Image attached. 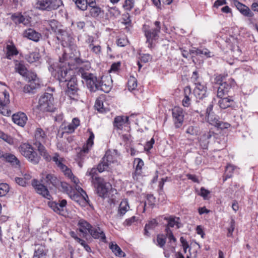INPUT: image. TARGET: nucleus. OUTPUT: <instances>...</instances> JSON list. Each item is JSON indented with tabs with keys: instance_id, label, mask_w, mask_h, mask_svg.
Segmentation results:
<instances>
[{
	"instance_id": "1",
	"label": "nucleus",
	"mask_w": 258,
	"mask_h": 258,
	"mask_svg": "<svg viewBox=\"0 0 258 258\" xmlns=\"http://www.w3.org/2000/svg\"><path fill=\"white\" fill-rule=\"evenodd\" d=\"M67 54L66 53L64 55L63 60H67V62L64 63V61L61 60L60 62L51 66L49 70L51 72L52 75L60 83L67 82L65 94L71 99L77 100L79 98L77 79L74 71L77 68L78 69V75L81 77L83 79V82L86 83L91 91L94 92L97 90H100L104 92L109 91L111 89L109 77L102 76L98 79L89 72L91 67L88 62H86L84 67L78 68L77 64L82 63V60L75 55L70 56L68 59Z\"/></svg>"
},
{
	"instance_id": "2",
	"label": "nucleus",
	"mask_w": 258,
	"mask_h": 258,
	"mask_svg": "<svg viewBox=\"0 0 258 258\" xmlns=\"http://www.w3.org/2000/svg\"><path fill=\"white\" fill-rule=\"evenodd\" d=\"M52 161L59 169L72 182L75 184V188L67 183H61L62 189L70 198L82 207H85L89 204V198L86 192L79 185V179L74 175L71 170L64 164V159L58 153H55Z\"/></svg>"
},
{
	"instance_id": "3",
	"label": "nucleus",
	"mask_w": 258,
	"mask_h": 258,
	"mask_svg": "<svg viewBox=\"0 0 258 258\" xmlns=\"http://www.w3.org/2000/svg\"><path fill=\"white\" fill-rule=\"evenodd\" d=\"M57 40L61 43V45L63 47H66L64 50V53L62 57L59 58L60 62L61 60L64 61V63L67 62V60H63L66 54H67V58L69 59L70 56H73L75 55V57H78L77 55V52L75 49V46L71 45V43L73 42V38L71 33L68 32L66 29L62 28L59 29L57 32L55 34Z\"/></svg>"
},
{
	"instance_id": "4",
	"label": "nucleus",
	"mask_w": 258,
	"mask_h": 258,
	"mask_svg": "<svg viewBox=\"0 0 258 258\" xmlns=\"http://www.w3.org/2000/svg\"><path fill=\"white\" fill-rule=\"evenodd\" d=\"M166 237L164 235H158L155 243L160 247H163L166 243V237L168 238L167 246L164 249V254L166 257L168 258L171 253L175 252L176 239L172 231L168 227L166 228Z\"/></svg>"
},
{
	"instance_id": "5",
	"label": "nucleus",
	"mask_w": 258,
	"mask_h": 258,
	"mask_svg": "<svg viewBox=\"0 0 258 258\" xmlns=\"http://www.w3.org/2000/svg\"><path fill=\"white\" fill-rule=\"evenodd\" d=\"M119 154L116 150L107 151L98 165L97 170L99 172H102L117 165L119 163Z\"/></svg>"
},
{
	"instance_id": "6",
	"label": "nucleus",
	"mask_w": 258,
	"mask_h": 258,
	"mask_svg": "<svg viewBox=\"0 0 258 258\" xmlns=\"http://www.w3.org/2000/svg\"><path fill=\"white\" fill-rule=\"evenodd\" d=\"M215 82L216 84L219 85L217 94L218 98L224 97L235 84L234 80L229 77L227 75H220L216 76Z\"/></svg>"
},
{
	"instance_id": "7",
	"label": "nucleus",
	"mask_w": 258,
	"mask_h": 258,
	"mask_svg": "<svg viewBox=\"0 0 258 258\" xmlns=\"http://www.w3.org/2000/svg\"><path fill=\"white\" fill-rule=\"evenodd\" d=\"M34 145L37 148L40 154L47 161L52 160L54 156L51 158L47 153L45 148L42 145L47 139V136L45 131L41 128H37L35 131Z\"/></svg>"
},
{
	"instance_id": "8",
	"label": "nucleus",
	"mask_w": 258,
	"mask_h": 258,
	"mask_svg": "<svg viewBox=\"0 0 258 258\" xmlns=\"http://www.w3.org/2000/svg\"><path fill=\"white\" fill-rule=\"evenodd\" d=\"M33 4L36 9L51 11L58 9L62 2L61 0H34Z\"/></svg>"
},
{
	"instance_id": "9",
	"label": "nucleus",
	"mask_w": 258,
	"mask_h": 258,
	"mask_svg": "<svg viewBox=\"0 0 258 258\" xmlns=\"http://www.w3.org/2000/svg\"><path fill=\"white\" fill-rule=\"evenodd\" d=\"M88 131L89 133V137L87 141V143L83 147L77 155V161L79 166L80 167L83 166V160L87 157V155L94 144V135L90 129Z\"/></svg>"
},
{
	"instance_id": "10",
	"label": "nucleus",
	"mask_w": 258,
	"mask_h": 258,
	"mask_svg": "<svg viewBox=\"0 0 258 258\" xmlns=\"http://www.w3.org/2000/svg\"><path fill=\"white\" fill-rule=\"evenodd\" d=\"M19 150L21 154L33 164L39 162L40 157L37 153L34 151L32 146L28 143L22 144Z\"/></svg>"
},
{
	"instance_id": "11",
	"label": "nucleus",
	"mask_w": 258,
	"mask_h": 258,
	"mask_svg": "<svg viewBox=\"0 0 258 258\" xmlns=\"http://www.w3.org/2000/svg\"><path fill=\"white\" fill-rule=\"evenodd\" d=\"M95 180L96 182L94 185L98 195L104 198L109 197L110 192L112 190L111 184L100 177H95Z\"/></svg>"
},
{
	"instance_id": "12",
	"label": "nucleus",
	"mask_w": 258,
	"mask_h": 258,
	"mask_svg": "<svg viewBox=\"0 0 258 258\" xmlns=\"http://www.w3.org/2000/svg\"><path fill=\"white\" fill-rule=\"evenodd\" d=\"M53 101V97L51 94L44 93L39 98L38 109L42 111H53L54 109Z\"/></svg>"
},
{
	"instance_id": "13",
	"label": "nucleus",
	"mask_w": 258,
	"mask_h": 258,
	"mask_svg": "<svg viewBox=\"0 0 258 258\" xmlns=\"http://www.w3.org/2000/svg\"><path fill=\"white\" fill-rule=\"evenodd\" d=\"M154 25L156 27L154 28H150L149 26L145 25L143 26V31L147 38V42L149 44V46H151L152 43L157 38L158 33L160 31V22L155 21Z\"/></svg>"
},
{
	"instance_id": "14",
	"label": "nucleus",
	"mask_w": 258,
	"mask_h": 258,
	"mask_svg": "<svg viewBox=\"0 0 258 258\" xmlns=\"http://www.w3.org/2000/svg\"><path fill=\"white\" fill-rule=\"evenodd\" d=\"M27 80L29 81V84L26 85L24 88L25 93H30L33 90L38 88L40 85V81L34 73H29L27 76Z\"/></svg>"
},
{
	"instance_id": "15",
	"label": "nucleus",
	"mask_w": 258,
	"mask_h": 258,
	"mask_svg": "<svg viewBox=\"0 0 258 258\" xmlns=\"http://www.w3.org/2000/svg\"><path fill=\"white\" fill-rule=\"evenodd\" d=\"M88 48L90 51L97 57H100L102 54V48L100 42L92 36H89L86 40Z\"/></svg>"
},
{
	"instance_id": "16",
	"label": "nucleus",
	"mask_w": 258,
	"mask_h": 258,
	"mask_svg": "<svg viewBox=\"0 0 258 258\" xmlns=\"http://www.w3.org/2000/svg\"><path fill=\"white\" fill-rule=\"evenodd\" d=\"M41 181L43 184H45L47 185L51 184L54 187H57L60 183L59 180L54 174L49 173L47 172L42 173Z\"/></svg>"
},
{
	"instance_id": "17",
	"label": "nucleus",
	"mask_w": 258,
	"mask_h": 258,
	"mask_svg": "<svg viewBox=\"0 0 258 258\" xmlns=\"http://www.w3.org/2000/svg\"><path fill=\"white\" fill-rule=\"evenodd\" d=\"M206 116L208 122L215 127L223 129L227 128L230 126L229 123L221 121L219 117L213 113H209Z\"/></svg>"
},
{
	"instance_id": "18",
	"label": "nucleus",
	"mask_w": 258,
	"mask_h": 258,
	"mask_svg": "<svg viewBox=\"0 0 258 258\" xmlns=\"http://www.w3.org/2000/svg\"><path fill=\"white\" fill-rule=\"evenodd\" d=\"M3 96V100L0 98V113L5 116H9L11 114L8 108V105L10 103L9 94L7 91H4Z\"/></svg>"
},
{
	"instance_id": "19",
	"label": "nucleus",
	"mask_w": 258,
	"mask_h": 258,
	"mask_svg": "<svg viewBox=\"0 0 258 258\" xmlns=\"http://www.w3.org/2000/svg\"><path fill=\"white\" fill-rule=\"evenodd\" d=\"M80 121L79 118H74L70 123H63L61 124L60 128L63 133L71 134L80 125Z\"/></svg>"
},
{
	"instance_id": "20",
	"label": "nucleus",
	"mask_w": 258,
	"mask_h": 258,
	"mask_svg": "<svg viewBox=\"0 0 258 258\" xmlns=\"http://www.w3.org/2000/svg\"><path fill=\"white\" fill-rule=\"evenodd\" d=\"M32 185L38 194L48 200L51 198L48 189L43 184L40 183L38 180L33 179L32 181Z\"/></svg>"
},
{
	"instance_id": "21",
	"label": "nucleus",
	"mask_w": 258,
	"mask_h": 258,
	"mask_svg": "<svg viewBox=\"0 0 258 258\" xmlns=\"http://www.w3.org/2000/svg\"><path fill=\"white\" fill-rule=\"evenodd\" d=\"M67 201L62 200L58 203L56 202H49L48 205L55 212L63 215L66 209Z\"/></svg>"
},
{
	"instance_id": "22",
	"label": "nucleus",
	"mask_w": 258,
	"mask_h": 258,
	"mask_svg": "<svg viewBox=\"0 0 258 258\" xmlns=\"http://www.w3.org/2000/svg\"><path fill=\"white\" fill-rule=\"evenodd\" d=\"M194 94L197 99H203L207 97V88L205 82L195 86Z\"/></svg>"
},
{
	"instance_id": "23",
	"label": "nucleus",
	"mask_w": 258,
	"mask_h": 258,
	"mask_svg": "<svg viewBox=\"0 0 258 258\" xmlns=\"http://www.w3.org/2000/svg\"><path fill=\"white\" fill-rule=\"evenodd\" d=\"M172 115L176 126L179 127L183 121L184 115L182 109L179 107H175L172 109Z\"/></svg>"
},
{
	"instance_id": "24",
	"label": "nucleus",
	"mask_w": 258,
	"mask_h": 258,
	"mask_svg": "<svg viewBox=\"0 0 258 258\" xmlns=\"http://www.w3.org/2000/svg\"><path fill=\"white\" fill-rule=\"evenodd\" d=\"M128 124V117L124 116H117L115 117L113 121L114 128L118 131H121L124 127Z\"/></svg>"
},
{
	"instance_id": "25",
	"label": "nucleus",
	"mask_w": 258,
	"mask_h": 258,
	"mask_svg": "<svg viewBox=\"0 0 258 258\" xmlns=\"http://www.w3.org/2000/svg\"><path fill=\"white\" fill-rule=\"evenodd\" d=\"M43 25L47 30L49 31L51 30L55 34L57 32V31L59 30V29L61 28V25L58 21L54 19L45 20L43 22Z\"/></svg>"
},
{
	"instance_id": "26",
	"label": "nucleus",
	"mask_w": 258,
	"mask_h": 258,
	"mask_svg": "<svg viewBox=\"0 0 258 258\" xmlns=\"http://www.w3.org/2000/svg\"><path fill=\"white\" fill-rule=\"evenodd\" d=\"M95 239H99L104 242H106V236L103 231L99 227H92L89 232Z\"/></svg>"
},
{
	"instance_id": "27",
	"label": "nucleus",
	"mask_w": 258,
	"mask_h": 258,
	"mask_svg": "<svg viewBox=\"0 0 258 258\" xmlns=\"http://www.w3.org/2000/svg\"><path fill=\"white\" fill-rule=\"evenodd\" d=\"M213 137H214V134L211 131L204 133L201 136L199 142L203 149L207 148L209 143V140Z\"/></svg>"
},
{
	"instance_id": "28",
	"label": "nucleus",
	"mask_w": 258,
	"mask_h": 258,
	"mask_svg": "<svg viewBox=\"0 0 258 258\" xmlns=\"http://www.w3.org/2000/svg\"><path fill=\"white\" fill-rule=\"evenodd\" d=\"M134 165L135 171L133 173V178L135 180H138L139 176L141 175L142 167L144 166V162L140 158H136L134 160Z\"/></svg>"
},
{
	"instance_id": "29",
	"label": "nucleus",
	"mask_w": 258,
	"mask_h": 258,
	"mask_svg": "<svg viewBox=\"0 0 258 258\" xmlns=\"http://www.w3.org/2000/svg\"><path fill=\"white\" fill-rule=\"evenodd\" d=\"M12 119L16 124L21 126H24L26 123L27 117L24 113L19 112L14 114Z\"/></svg>"
},
{
	"instance_id": "30",
	"label": "nucleus",
	"mask_w": 258,
	"mask_h": 258,
	"mask_svg": "<svg viewBox=\"0 0 258 258\" xmlns=\"http://www.w3.org/2000/svg\"><path fill=\"white\" fill-rule=\"evenodd\" d=\"M191 54L200 55L201 56H205L206 57H210L213 56L212 52H210L208 49L203 48H193L190 50Z\"/></svg>"
},
{
	"instance_id": "31",
	"label": "nucleus",
	"mask_w": 258,
	"mask_h": 258,
	"mask_svg": "<svg viewBox=\"0 0 258 258\" xmlns=\"http://www.w3.org/2000/svg\"><path fill=\"white\" fill-rule=\"evenodd\" d=\"M24 35L28 39L35 42L38 41L41 37L40 33L36 32L32 29H28V30H26L24 33Z\"/></svg>"
},
{
	"instance_id": "32",
	"label": "nucleus",
	"mask_w": 258,
	"mask_h": 258,
	"mask_svg": "<svg viewBox=\"0 0 258 258\" xmlns=\"http://www.w3.org/2000/svg\"><path fill=\"white\" fill-rule=\"evenodd\" d=\"M191 88L189 86H186L184 89V98L182 100V105L184 107L189 106L191 103Z\"/></svg>"
},
{
	"instance_id": "33",
	"label": "nucleus",
	"mask_w": 258,
	"mask_h": 258,
	"mask_svg": "<svg viewBox=\"0 0 258 258\" xmlns=\"http://www.w3.org/2000/svg\"><path fill=\"white\" fill-rule=\"evenodd\" d=\"M78 225L80 231L83 234L89 233L92 227L88 222L83 219L79 221Z\"/></svg>"
},
{
	"instance_id": "34",
	"label": "nucleus",
	"mask_w": 258,
	"mask_h": 258,
	"mask_svg": "<svg viewBox=\"0 0 258 258\" xmlns=\"http://www.w3.org/2000/svg\"><path fill=\"white\" fill-rule=\"evenodd\" d=\"M218 104L221 108L225 109L230 107L233 103V100L230 97L219 98Z\"/></svg>"
},
{
	"instance_id": "35",
	"label": "nucleus",
	"mask_w": 258,
	"mask_h": 258,
	"mask_svg": "<svg viewBox=\"0 0 258 258\" xmlns=\"http://www.w3.org/2000/svg\"><path fill=\"white\" fill-rule=\"evenodd\" d=\"M3 158L13 165L19 166L20 164L19 160L13 154L10 153L4 154Z\"/></svg>"
},
{
	"instance_id": "36",
	"label": "nucleus",
	"mask_w": 258,
	"mask_h": 258,
	"mask_svg": "<svg viewBox=\"0 0 258 258\" xmlns=\"http://www.w3.org/2000/svg\"><path fill=\"white\" fill-rule=\"evenodd\" d=\"M89 6L90 7V14L92 17H97L101 14L102 12L101 9L96 6L95 3L93 1L89 2Z\"/></svg>"
},
{
	"instance_id": "37",
	"label": "nucleus",
	"mask_w": 258,
	"mask_h": 258,
	"mask_svg": "<svg viewBox=\"0 0 258 258\" xmlns=\"http://www.w3.org/2000/svg\"><path fill=\"white\" fill-rule=\"evenodd\" d=\"M168 222V226L170 227H175L176 229L180 228L181 224L180 222V219L176 217H169L166 218Z\"/></svg>"
},
{
	"instance_id": "38",
	"label": "nucleus",
	"mask_w": 258,
	"mask_h": 258,
	"mask_svg": "<svg viewBox=\"0 0 258 258\" xmlns=\"http://www.w3.org/2000/svg\"><path fill=\"white\" fill-rule=\"evenodd\" d=\"M129 209L130 206L128 201L126 199L123 200L120 203L118 210V214L120 216H122Z\"/></svg>"
},
{
	"instance_id": "39",
	"label": "nucleus",
	"mask_w": 258,
	"mask_h": 258,
	"mask_svg": "<svg viewBox=\"0 0 258 258\" xmlns=\"http://www.w3.org/2000/svg\"><path fill=\"white\" fill-rule=\"evenodd\" d=\"M109 248L112 250V252L117 256L124 257V253L122 251L121 248L115 242H111L109 245Z\"/></svg>"
},
{
	"instance_id": "40",
	"label": "nucleus",
	"mask_w": 258,
	"mask_h": 258,
	"mask_svg": "<svg viewBox=\"0 0 258 258\" xmlns=\"http://www.w3.org/2000/svg\"><path fill=\"white\" fill-rule=\"evenodd\" d=\"M157 225V222L155 219H152L148 223L146 224L144 228V234L145 236L149 237L150 233L149 230H153Z\"/></svg>"
},
{
	"instance_id": "41",
	"label": "nucleus",
	"mask_w": 258,
	"mask_h": 258,
	"mask_svg": "<svg viewBox=\"0 0 258 258\" xmlns=\"http://www.w3.org/2000/svg\"><path fill=\"white\" fill-rule=\"evenodd\" d=\"M47 251L43 246H39L35 249L33 258H46Z\"/></svg>"
},
{
	"instance_id": "42",
	"label": "nucleus",
	"mask_w": 258,
	"mask_h": 258,
	"mask_svg": "<svg viewBox=\"0 0 258 258\" xmlns=\"http://www.w3.org/2000/svg\"><path fill=\"white\" fill-rule=\"evenodd\" d=\"M7 58L11 59L12 57L18 54V52L14 44H8L7 46Z\"/></svg>"
},
{
	"instance_id": "43",
	"label": "nucleus",
	"mask_w": 258,
	"mask_h": 258,
	"mask_svg": "<svg viewBox=\"0 0 258 258\" xmlns=\"http://www.w3.org/2000/svg\"><path fill=\"white\" fill-rule=\"evenodd\" d=\"M15 69L19 74L23 76H25L26 78L28 73H31L30 72H28L25 66L21 63H16Z\"/></svg>"
},
{
	"instance_id": "44",
	"label": "nucleus",
	"mask_w": 258,
	"mask_h": 258,
	"mask_svg": "<svg viewBox=\"0 0 258 258\" xmlns=\"http://www.w3.org/2000/svg\"><path fill=\"white\" fill-rule=\"evenodd\" d=\"M200 128L198 125L194 124L189 125L185 133L191 136H197L200 133Z\"/></svg>"
},
{
	"instance_id": "45",
	"label": "nucleus",
	"mask_w": 258,
	"mask_h": 258,
	"mask_svg": "<svg viewBox=\"0 0 258 258\" xmlns=\"http://www.w3.org/2000/svg\"><path fill=\"white\" fill-rule=\"evenodd\" d=\"M236 7L240 12L243 15L247 17L251 16V12L249 9L246 6L239 3L236 6Z\"/></svg>"
},
{
	"instance_id": "46",
	"label": "nucleus",
	"mask_w": 258,
	"mask_h": 258,
	"mask_svg": "<svg viewBox=\"0 0 258 258\" xmlns=\"http://www.w3.org/2000/svg\"><path fill=\"white\" fill-rule=\"evenodd\" d=\"M40 57V55L38 52H34L26 55V59L29 62L33 63L38 61Z\"/></svg>"
},
{
	"instance_id": "47",
	"label": "nucleus",
	"mask_w": 258,
	"mask_h": 258,
	"mask_svg": "<svg viewBox=\"0 0 258 258\" xmlns=\"http://www.w3.org/2000/svg\"><path fill=\"white\" fill-rule=\"evenodd\" d=\"M75 2L77 7L82 11L86 10L89 4L87 0H75Z\"/></svg>"
},
{
	"instance_id": "48",
	"label": "nucleus",
	"mask_w": 258,
	"mask_h": 258,
	"mask_svg": "<svg viewBox=\"0 0 258 258\" xmlns=\"http://www.w3.org/2000/svg\"><path fill=\"white\" fill-rule=\"evenodd\" d=\"M128 89L130 91H133L137 87V80L135 77L131 76L128 80Z\"/></svg>"
},
{
	"instance_id": "49",
	"label": "nucleus",
	"mask_w": 258,
	"mask_h": 258,
	"mask_svg": "<svg viewBox=\"0 0 258 258\" xmlns=\"http://www.w3.org/2000/svg\"><path fill=\"white\" fill-rule=\"evenodd\" d=\"M12 19L16 24L23 23L24 25L27 24L25 22V18L20 14H15L13 15L12 16Z\"/></svg>"
},
{
	"instance_id": "50",
	"label": "nucleus",
	"mask_w": 258,
	"mask_h": 258,
	"mask_svg": "<svg viewBox=\"0 0 258 258\" xmlns=\"http://www.w3.org/2000/svg\"><path fill=\"white\" fill-rule=\"evenodd\" d=\"M0 139L10 145L14 144V140L12 137L6 134L2 131H0Z\"/></svg>"
},
{
	"instance_id": "51",
	"label": "nucleus",
	"mask_w": 258,
	"mask_h": 258,
	"mask_svg": "<svg viewBox=\"0 0 258 258\" xmlns=\"http://www.w3.org/2000/svg\"><path fill=\"white\" fill-rule=\"evenodd\" d=\"M10 189L9 186L6 183L0 182V197L6 196Z\"/></svg>"
},
{
	"instance_id": "52",
	"label": "nucleus",
	"mask_w": 258,
	"mask_h": 258,
	"mask_svg": "<svg viewBox=\"0 0 258 258\" xmlns=\"http://www.w3.org/2000/svg\"><path fill=\"white\" fill-rule=\"evenodd\" d=\"M235 167L234 166L231 164H228L227 165L225 169V178L223 179L224 181L226 180L227 178L231 177V174L234 170Z\"/></svg>"
},
{
	"instance_id": "53",
	"label": "nucleus",
	"mask_w": 258,
	"mask_h": 258,
	"mask_svg": "<svg viewBox=\"0 0 258 258\" xmlns=\"http://www.w3.org/2000/svg\"><path fill=\"white\" fill-rule=\"evenodd\" d=\"M191 81L194 83L195 85H199V84L203 83L204 82L202 78H200L198 75L197 72L195 71L192 73L191 77Z\"/></svg>"
},
{
	"instance_id": "54",
	"label": "nucleus",
	"mask_w": 258,
	"mask_h": 258,
	"mask_svg": "<svg viewBox=\"0 0 258 258\" xmlns=\"http://www.w3.org/2000/svg\"><path fill=\"white\" fill-rule=\"evenodd\" d=\"M95 107L99 112H103L106 111L105 108L104 107L103 102L101 99H97L96 100Z\"/></svg>"
},
{
	"instance_id": "55",
	"label": "nucleus",
	"mask_w": 258,
	"mask_h": 258,
	"mask_svg": "<svg viewBox=\"0 0 258 258\" xmlns=\"http://www.w3.org/2000/svg\"><path fill=\"white\" fill-rule=\"evenodd\" d=\"M210 193V191L206 189L204 187H202L200 189V192L198 194L203 197L204 200H206L209 199Z\"/></svg>"
},
{
	"instance_id": "56",
	"label": "nucleus",
	"mask_w": 258,
	"mask_h": 258,
	"mask_svg": "<svg viewBox=\"0 0 258 258\" xmlns=\"http://www.w3.org/2000/svg\"><path fill=\"white\" fill-rule=\"evenodd\" d=\"M235 222L233 219L231 220L230 225L229 227L227 228V235L228 237H232L233 235V232L235 229Z\"/></svg>"
},
{
	"instance_id": "57",
	"label": "nucleus",
	"mask_w": 258,
	"mask_h": 258,
	"mask_svg": "<svg viewBox=\"0 0 258 258\" xmlns=\"http://www.w3.org/2000/svg\"><path fill=\"white\" fill-rule=\"evenodd\" d=\"M97 172V169L95 168H92L91 169H88L87 173L86 175L91 176L92 178V182L94 184H95L96 181L95 180V177H97L95 176V174Z\"/></svg>"
},
{
	"instance_id": "58",
	"label": "nucleus",
	"mask_w": 258,
	"mask_h": 258,
	"mask_svg": "<svg viewBox=\"0 0 258 258\" xmlns=\"http://www.w3.org/2000/svg\"><path fill=\"white\" fill-rule=\"evenodd\" d=\"M121 63L120 61H117L116 62L113 63L110 67V70H109V73H116L117 72L120 68Z\"/></svg>"
},
{
	"instance_id": "59",
	"label": "nucleus",
	"mask_w": 258,
	"mask_h": 258,
	"mask_svg": "<svg viewBox=\"0 0 258 258\" xmlns=\"http://www.w3.org/2000/svg\"><path fill=\"white\" fill-rule=\"evenodd\" d=\"M134 6V2L133 0H125L123 5L124 9L130 11Z\"/></svg>"
},
{
	"instance_id": "60",
	"label": "nucleus",
	"mask_w": 258,
	"mask_h": 258,
	"mask_svg": "<svg viewBox=\"0 0 258 258\" xmlns=\"http://www.w3.org/2000/svg\"><path fill=\"white\" fill-rule=\"evenodd\" d=\"M128 43V41L125 37H120L117 40V45L120 47L126 46Z\"/></svg>"
},
{
	"instance_id": "61",
	"label": "nucleus",
	"mask_w": 258,
	"mask_h": 258,
	"mask_svg": "<svg viewBox=\"0 0 258 258\" xmlns=\"http://www.w3.org/2000/svg\"><path fill=\"white\" fill-rule=\"evenodd\" d=\"M155 143L154 139L152 138L149 141L147 142L145 146V150L147 151H149L150 150L152 147L153 145Z\"/></svg>"
},
{
	"instance_id": "62",
	"label": "nucleus",
	"mask_w": 258,
	"mask_h": 258,
	"mask_svg": "<svg viewBox=\"0 0 258 258\" xmlns=\"http://www.w3.org/2000/svg\"><path fill=\"white\" fill-rule=\"evenodd\" d=\"M152 59V56L149 54H143L141 56V61L144 62H148Z\"/></svg>"
},
{
	"instance_id": "63",
	"label": "nucleus",
	"mask_w": 258,
	"mask_h": 258,
	"mask_svg": "<svg viewBox=\"0 0 258 258\" xmlns=\"http://www.w3.org/2000/svg\"><path fill=\"white\" fill-rule=\"evenodd\" d=\"M182 247L183 248V251H184V253H186L187 252V249L188 250L189 253L187 254L186 258H194L195 257V255L194 256H192L191 253H190V248H189L188 244L182 245Z\"/></svg>"
},
{
	"instance_id": "64",
	"label": "nucleus",
	"mask_w": 258,
	"mask_h": 258,
	"mask_svg": "<svg viewBox=\"0 0 258 258\" xmlns=\"http://www.w3.org/2000/svg\"><path fill=\"white\" fill-rule=\"evenodd\" d=\"M16 182L19 185L21 186H25L27 184L26 180H24L23 177H16L15 178Z\"/></svg>"
}]
</instances>
